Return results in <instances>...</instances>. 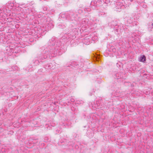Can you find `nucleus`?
<instances>
[{
    "instance_id": "obj_1",
    "label": "nucleus",
    "mask_w": 153,
    "mask_h": 153,
    "mask_svg": "<svg viewBox=\"0 0 153 153\" xmlns=\"http://www.w3.org/2000/svg\"><path fill=\"white\" fill-rule=\"evenodd\" d=\"M145 60V56L143 55L142 56L140 57V58L139 61L140 62H143Z\"/></svg>"
},
{
    "instance_id": "obj_2",
    "label": "nucleus",
    "mask_w": 153,
    "mask_h": 153,
    "mask_svg": "<svg viewBox=\"0 0 153 153\" xmlns=\"http://www.w3.org/2000/svg\"><path fill=\"white\" fill-rule=\"evenodd\" d=\"M152 26L153 27V23L152 24Z\"/></svg>"
}]
</instances>
